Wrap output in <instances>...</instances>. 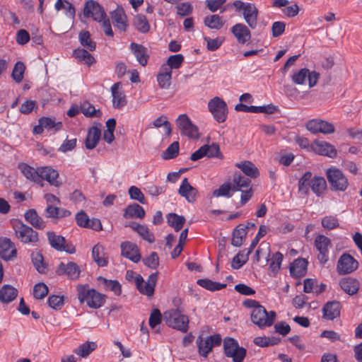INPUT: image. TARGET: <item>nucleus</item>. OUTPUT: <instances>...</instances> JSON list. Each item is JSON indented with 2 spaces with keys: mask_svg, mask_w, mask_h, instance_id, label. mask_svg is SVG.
<instances>
[{
  "mask_svg": "<svg viewBox=\"0 0 362 362\" xmlns=\"http://www.w3.org/2000/svg\"><path fill=\"white\" fill-rule=\"evenodd\" d=\"M25 69V66L23 62H18L16 63L11 74L15 81L20 83L23 80Z\"/></svg>",
  "mask_w": 362,
  "mask_h": 362,
  "instance_id": "nucleus-58",
  "label": "nucleus"
},
{
  "mask_svg": "<svg viewBox=\"0 0 362 362\" xmlns=\"http://www.w3.org/2000/svg\"><path fill=\"white\" fill-rule=\"evenodd\" d=\"M326 176L332 190L344 192L348 188V179L339 168L335 167L328 168L326 170Z\"/></svg>",
  "mask_w": 362,
  "mask_h": 362,
  "instance_id": "nucleus-4",
  "label": "nucleus"
},
{
  "mask_svg": "<svg viewBox=\"0 0 362 362\" xmlns=\"http://www.w3.org/2000/svg\"><path fill=\"white\" fill-rule=\"evenodd\" d=\"M319 77L320 74L317 72L310 71L308 69L303 68L293 74L292 81L296 84L303 85L308 79L309 86L312 88L317 84Z\"/></svg>",
  "mask_w": 362,
  "mask_h": 362,
  "instance_id": "nucleus-13",
  "label": "nucleus"
},
{
  "mask_svg": "<svg viewBox=\"0 0 362 362\" xmlns=\"http://www.w3.org/2000/svg\"><path fill=\"white\" fill-rule=\"evenodd\" d=\"M221 338L220 335L215 334L203 338L199 336L197 339L198 351L202 356L207 357L212 348L221 344Z\"/></svg>",
  "mask_w": 362,
  "mask_h": 362,
  "instance_id": "nucleus-12",
  "label": "nucleus"
},
{
  "mask_svg": "<svg viewBox=\"0 0 362 362\" xmlns=\"http://www.w3.org/2000/svg\"><path fill=\"white\" fill-rule=\"evenodd\" d=\"M143 262L148 267L155 269L159 265V257L156 252H152L149 256L143 259Z\"/></svg>",
  "mask_w": 362,
  "mask_h": 362,
  "instance_id": "nucleus-63",
  "label": "nucleus"
},
{
  "mask_svg": "<svg viewBox=\"0 0 362 362\" xmlns=\"http://www.w3.org/2000/svg\"><path fill=\"white\" fill-rule=\"evenodd\" d=\"M40 124L43 126L44 129L47 130H53L54 132L59 131L62 128V122H56L55 119L47 117H42L39 119Z\"/></svg>",
  "mask_w": 362,
  "mask_h": 362,
  "instance_id": "nucleus-47",
  "label": "nucleus"
},
{
  "mask_svg": "<svg viewBox=\"0 0 362 362\" xmlns=\"http://www.w3.org/2000/svg\"><path fill=\"white\" fill-rule=\"evenodd\" d=\"M311 150L317 154L335 158L337 152L334 146L325 141L316 140L311 144Z\"/></svg>",
  "mask_w": 362,
  "mask_h": 362,
  "instance_id": "nucleus-18",
  "label": "nucleus"
},
{
  "mask_svg": "<svg viewBox=\"0 0 362 362\" xmlns=\"http://www.w3.org/2000/svg\"><path fill=\"white\" fill-rule=\"evenodd\" d=\"M235 166L240 168L245 175L250 177H257L259 175L258 169L250 161H244L236 163Z\"/></svg>",
  "mask_w": 362,
  "mask_h": 362,
  "instance_id": "nucleus-41",
  "label": "nucleus"
},
{
  "mask_svg": "<svg viewBox=\"0 0 362 362\" xmlns=\"http://www.w3.org/2000/svg\"><path fill=\"white\" fill-rule=\"evenodd\" d=\"M246 234V229L244 227L241 225L237 226L233 233L231 244L235 247H240L243 244Z\"/></svg>",
  "mask_w": 362,
  "mask_h": 362,
  "instance_id": "nucleus-49",
  "label": "nucleus"
},
{
  "mask_svg": "<svg viewBox=\"0 0 362 362\" xmlns=\"http://www.w3.org/2000/svg\"><path fill=\"white\" fill-rule=\"evenodd\" d=\"M31 260L36 269L40 274H45L47 271V264L44 260L42 254L37 250L31 253Z\"/></svg>",
  "mask_w": 362,
  "mask_h": 362,
  "instance_id": "nucleus-38",
  "label": "nucleus"
},
{
  "mask_svg": "<svg viewBox=\"0 0 362 362\" xmlns=\"http://www.w3.org/2000/svg\"><path fill=\"white\" fill-rule=\"evenodd\" d=\"M145 211L142 206L138 204H132L129 205L124 213L125 218H141L145 216Z\"/></svg>",
  "mask_w": 362,
  "mask_h": 362,
  "instance_id": "nucleus-36",
  "label": "nucleus"
},
{
  "mask_svg": "<svg viewBox=\"0 0 362 362\" xmlns=\"http://www.w3.org/2000/svg\"><path fill=\"white\" fill-rule=\"evenodd\" d=\"M81 111L87 117H100L101 112L96 110L93 105L89 103H84L81 106Z\"/></svg>",
  "mask_w": 362,
  "mask_h": 362,
  "instance_id": "nucleus-61",
  "label": "nucleus"
},
{
  "mask_svg": "<svg viewBox=\"0 0 362 362\" xmlns=\"http://www.w3.org/2000/svg\"><path fill=\"white\" fill-rule=\"evenodd\" d=\"M208 108L214 118L219 123L227 118L228 107L226 102L219 97H214L208 103Z\"/></svg>",
  "mask_w": 362,
  "mask_h": 362,
  "instance_id": "nucleus-6",
  "label": "nucleus"
},
{
  "mask_svg": "<svg viewBox=\"0 0 362 362\" xmlns=\"http://www.w3.org/2000/svg\"><path fill=\"white\" fill-rule=\"evenodd\" d=\"M251 320L260 328L272 326V317H269L268 313L262 305L252 310Z\"/></svg>",
  "mask_w": 362,
  "mask_h": 362,
  "instance_id": "nucleus-16",
  "label": "nucleus"
},
{
  "mask_svg": "<svg viewBox=\"0 0 362 362\" xmlns=\"http://www.w3.org/2000/svg\"><path fill=\"white\" fill-rule=\"evenodd\" d=\"M17 250L15 244L7 238H0V257L6 260H11L16 257Z\"/></svg>",
  "mask_w": 362,
  "mask_h": 362,
  "instance_id": "nucleus-20",
  "label": "nucleus"
},
{
  "mask_svg": "<svg viewBox=\"0 0 362 362\" xmlns=\"http://www.w3.org/2000/svg\"><path fill=\"white\" fill-rule=\"evenodd\" d=\"M176 124L182 135L190 139H197L199 137L197 127L192 123L186 114L179 115L176 119Z\"/></svg>",
  "mask_w": 362,
  "mask_h": 362,
  "instance_id": "nucleus-8",
  "label": "nucleus"
},
{
  "mask_svg": "<svg viewBox=\"0 0 362 362\" xmlns=\"http://www.w3.org/2000/svg\"><path fill=\"white\" fill-rule=\"evenodd\" d=\"M244 19L251 28H255L257 23L258 11L254 4H247L243 12Z\"/></svg>",
  "mask_w": 362,
  "mask_h": 362,
  "instance_id": "nucleus-31",
  "label": "nucleus"
},
{
  "mask_svg": "<svg viewBox=\"0 0 362 362\" xmlns=\"http://www.w3.org/2000/svg\"><path fill=\"white\" fill-rule=\"evenodd\" d=\"M97 347V345L95 342H86L81 346H79L77 349H75L74 352L83 357H87L92 351H93Z\"/></svg>",
  "mask_w": 362,
  "mask_h": 362,
  "instance_id": "nucleus-52",
  "label": "nucleus"
},
{
  "mask_svg": "<svg viewBox=\"0 0 362 362\" xmlns=\"http://www.w3.org/2000/svg\"><path fill=\"white\" fill-rule=\"evenodd\" d=\"M339 285L341 289L349 296L357 293L360 288L358 281L350 276L342 278L339 281Z\"/></svg>",
  "mask_w": 362,
  "mask_h": 362,
  "instance_id": "nucleus-25",
  "label": "nucleus"
},
{
  "mask_svg": "<svg viewBox=\"0 0 362 362\" xmlns=\"http://www.w3.org/2000/svg\"><path fill=\"white\" fill-rule=\"evenodd\" d=\"M224 353L227 357L232 358L233 362H242L245 357L246 350L240 347L233 338H226L223 341Z\"/></svg>",
  "mask_w": 362,
  "mask_h": 362,
  "instance_id": "nucleus-5",
  "label": "nucleus"
},
{
  "mask_svg": "<svg viewBox=\"0 0 362 362\" xmlns=\"http://www.w3.org/2000/svg\"><path fill=\"white\" fill-rule=\"evenodd\" d=\"M164 320L170 327L186 333L189 328V318L178 310H172L164 313Z\"/></svg>",
  "mask_w": 362,
  "mask_h": 362,
  "instance_id": "nucleus-3",
  "label": "nucleus"
},
{
  "mask_svg": "<svg viewBox=\"0 0 362 362\" xmlns=\"http://www.w3.org/2000/svg\"><path fill=\"white\" fill-rule=\"evenodd\" d=\"M111 18L115 26L122 31H126L128 27L127 18L124 9L117 7L111 13Z\"/></svg>",
  "mask_w": 362,
  "mask_h": 362,
  "instance_id": "nucleus-26",
  "label": "nucleus"
},
{
  "mask_svg": "<svg viewBox=\"0 0 362 362\" xmlns=\"http://www.w3.org/2000/svg\"><path fill=\"white\" fill-rule=\"evenodd\" d=\"M250 253L251 249H248L247 250H244L239 252L237 255L233 257L231 267L235 269H238L242 267V266L248 260V256Z\"/></svg>",
  "mask_w": 362,
  "mask_h": 362,
  "instance_id": "nucleus-46",
  "label": "nucleus"
},
{
  "mask_svg": "<svg viewBox=\"0 0 362 362\" xmlns=\"http://www.w3.org/2000/svg\"><path fill=\"white\" fill-rule=\"evenodd\" d=\"M162 321V315L158 309H153L149 317V326L154 329L157 325H160Z\"/></svg>",
  "mask_w": 362,
  "mask_h": 362,
  "instance_id": "nucleus-64",
  "label": "nucleus"
},
{
  "mask_svg": "<svg viewBox=\"0 0 362 362\" xmlns=\"http://www.w3.org/2000/svg\"><path fill=\"white\" fill-rule=\"evenodd\" d=\"M25 219L36 229L42 230L46 227L44 220L37 214L35 209L28 210L24 214Z\"/></svg>",
  "mask_w": 362,
  "mask_h": 362,
  "instance_id": "nucleus-30",
  "label": "nucleus"
},
{
  "mask_svg": "<svg viewBox=\"0 0 362 362\" xmlns=\"http://www.w3.org/2000/svg\"><path fill=\"white\" fill-rule=\"evenodd\" d=\"M306 128L313 134L322 133L324 134H332L335 129L333 124L319 119L309 120L306 124Z\"/></svg>",
  "mask_w": 362,
  "mask_h": 362,
  "instance_id": "nucleus-15",
  "label": "nucleus"
},
{
  "mask_svg": "<svg viewBox=\"0 0 362 362\" xmlns=\"http://www.w3.org/2000/svg\"><path fill=\"white\" fill-rule=\"evenodd\" d=\"M92 256L99 267H105L107 264V260L105 257L104 248L102 245L98 244L93 247Z\"/></svg>",
  "mask_w": 362,
  "mask_h": 362,
  "instance_id": "nucleus-43",
  "label": "nucleus"
},
{
  "mask_svg": "<svg viewBox=\"0 0 362 362\" xmlns=\"http://www.w3.org/2000/svg\"><path fill=\"white\" fill-rule=\"evenodd\" d=\"M341 304L334 300L327 302L322 308V317L327 320H333L340 315Z\"/></svg>",
  "mask_w": 362,
  "mask_h": 362,
  "instance_id": "nucleus-24",
  "label": "nucleus"
},
{
  "mask_svg": "<svg viewBox=\"0 0 362 362\" xmlns=\"http://www.w3.org/2000/svg\"><path fill=\"white\" fill-rule=\"evenodd\" d=\"M83 16L86 18H92L98 22H101L107 17L103 8L94 0H88L86 2L83 8Z\"/></svg>",
  "mask_w": 362,
  "mask_h": 362,
  "instance_id": "nucleus-14",
  "label": "nucleus"
},
{
  "mask_svg": "<svg viewBox=\"0 0 362 362\" xmlns=\"http://www.w3.org/2000/svg\"><path fill=\"white\" fill-rule=\"evenodd\" d=\"M250 184V178L242 175L240 173H235L233 177V192L251 187Z\"/></svg>",
  "mask_w": 362,
  "mask_h": 362,
  "instance_id": "nucleus-39",
  "label": "nucleus"
},
{
  "mask_svg": "<svg viewBox=\"0 0 362 362\" xmlns=\"http://www.w3.org/2000/svg\"><path fill=\"white\" fill-rule=\"evenodd\" d=\"M184 62V57L181 54H177L175 55L170 56L167 60V64H165L168 66V68H170V71L172 69H179L182 62Z\"/></svg>",
  "mask_w": 362,
  "mask_h": 362,
  "instance_id": "nucleus-57",
  "label": "nucleus"
},
{
  "mask_svg": "<svg viewBox=\"0 0 362 362\" xmlns=\"http://www.w3.org/2000/svg\"><path fill=\"white\" fill-rule=\"evenodd\" d=\"M206 150V156L208 158H218L222 159L223 155L220 151L218 144L213 143L211 145H204Z\"/></svg>",
  "mask_w": 362,
  "mask_h": 362,
  "instance_id": "nucleus-56",
  "label": "nucleus"
},
{
  "mask_svg": "<svg viewBox=\"0 0 362 362\" xmlns=\"http://www.w3.org/2000/svg\"><path fill=\"white\" fill-rule=\"evenodd\" d=\"M128 193L132 199L136 200L139 202L141 204H146V199L139 188L136 186H131L129 188Z\"/></svg>",
  "mask_w": 362,
  "mask_h": 362,
  "instance_id": "nucleus-59",
  "label": "nucleus"
},
{
  "mask_svg": "<svg viewBox=\"0 0 362 362\" xmlns=\"http://www.w3.org/2000/svg\"><path fill=\"white\" fill-rule=\"evenodd\" d=\"M172 71L165 65H162L157 75V81L163 89H168L171 84Z\"/></svg>",
  "mask_w": 362,
  "mask_h": 362,
  "instance_id": "nucleus-32",
  "label": "nucleus"
},
{
  "mask_svg": "<svg viewBox=\"0 0 362 362\" xmlns=\"http://www.w3.org/2000/svg\"><path fill=\"white\" fill-rule=\"evenodd\" d=\"M314 244L319 252L318 260L321 264H325L329 260V251L332 247L331 240L324 235H318L315 238Z\"/></svg>",
  "mask_w": 362,
  "mask_h": 362,
  "instance_id": "nucleus-11",
  "label": "nucleus"
},
{
  "mask_svg": "<svg viewBox=\"0 0 362 362\" xmlns=\"http://www.w3.org/2000/svg\"><path fill=\"white\" fill-rule=\"evenodd\" d=\"M13 228L16 237L23 243L32 246L37 245L39 243L38 233L33 228L24 224L21 221H15Z\"/></svg>",
  "mask_w": 362,
  "mask_h": 362,
  "instance_id": "nucleus-1",
  "label": "nucleus"
},
{
  "mask_svg": "<svg viewBox=\"0 0 362 362\" xmlns=\"http://www.w3.org/2000/svg\"><path fill=\"white\" fill-rule=\"evenodd\" d=\"M78 298L81 303L86 302L87 305L92 308H100L105 302V296L95 289H88L86 286H78Z\"/></svg>",
  "mask_w": 362,
  "mask_h": 362,
  "instance_id": "nucleus-2",
  "label": "nucleus"
},
{
  "mask_svg": "<svg viewBox=\"0 0 362 362\" xmlns=\"http://www.w3.org/2000/svg\"><path fill=\"white\" fill-rule=\"evenodd\" d=\"M327 184L325 180L322 177H315L312 178L310 189L317 195H320L326 188Z\"/></svg>",
  "mask_w": 362,
  "mask_h": 362,
  "instance_id": "nucleus-53",
  "label": "nucleus"
},
{
  "mask_svg": "<svg viewBox=\"0 0 362 362\" xmlns=\"http://www.w3.org/2000/svg\"><path fill=\"white\" fill-rule=\"evenodd\" d=\"M39 184L42 186V180L47 181L51 185L59 187L62 182L57 180L58 172L50 166L38 167Z\"/></svg>",
  "mask_w": 362,
  "mask_h": 362,
  "instance_id": "nucleus-17",
  "label": "nucleus"
},
{
  "mask_svg": "<svg viewBox=\"0 0 362 362\" xmlns=\"http://www.w3.org/2000/svg\"><path fill=\"white\" fill-rule=\"evenodd\" d=\"M204 23L206 26L209 27L211 29L215 30H219L223 25L222 18L218 15H211L209 16H206L204 18Z\"/></svg>",
  "mask_w": 362,
  "mask_h": 362,
  "instance_id": "nucleus-51",
  "label": "nucleus"
},
{
  "mask_svg": "<svg viewBox=\"0 0 362 362\" xmlns=\"http://www.w3.org/2000/svg\"><path fill=\"white\" fill-rule=\"evenodd\" d=\"M133 23L136 29L141 33H146L150 30V24L146 16L143 14L136 15L134 18Z\"/></svg>",
  "mask_w": 362,
  "mask_h": 362,
  "instance_id": "nucleus-44",
  "label": "nucleus"
},
{
  "mask_svg": "<svg viewBox=\"0 0 362 362\" xmlns=\"http://www.w3.org/2000/svg\"><path fill=\"white\" fill-rule=\"evenodd\" d=\"M197 284L201 287L211 291H220L226 287V284L213 281L209 279H198Z\"/></svg>",
  "mask_w": 362,
  "mask_h": 362,
  "instance_id": "nucleus-45",
  "label": "nucleus"
},
{
  "mask_svg": "<svg viewBox=\"0 0 362 362\" xmlns=\"http://www.w3.org/2000/svg\"><path fill=\"white\" fill-rule=\"evenodd\" d=\"M179 142H173L163 153L162 158L165 160H170L175 158L178 156L179 153Z\"/></svg>",
  "mask_w": 362,
  "mask_h": 362,
  "instance_id": "nucleus-55",
  "label": "nucleus"
},
{
  "mask_svg": "<svg viewBox=\"0 0 362 362\" xmlns=\"http://www.w3.org/2000/svg\"><path fill=\"white\" fill-rule=\"evenodd\" d=\"M48 293V287L44 283H38L33 288V296L36 299H42Z\"/></svg>",
  "mask_w": 362,
  "mask_h": 362,
  "instance_id": "nucleus-60",
  "label": "nucleus"
},
{
  "mask_svg": "<svg viewBox=\"0 0 362 362\" xmlns=\"http://www.w3.org/2000/svg\"><path fill=\"white\" fill-rule=\"evenodd\" d=\"M322 226L327 230H332L339 226V221L336 216H327L322 219Z\"/></svg>",
  "mask_w": 362,
  "mask_h": 362,
  "instance_id": "nucleus-62",
  "label": "nucleus"
},
{
  "mask_svg": "<svg viewBox=\"0 0 362 362\" xmlns=\"http://www.w3.org/2000/svg\"><path fill=\"white\" fill-rule=\"evenodd\" d=\"M57 273L58 275H66L70 279H76L80 276L81 269L75 262H69L66 264L61 262Z\"/></svg>",
  "mask_w": 362,
  "mask_h": 362,
  "instance_id": "nucleus-21",
  "label": "nucleus"
},
{
  "mask_svg": "<svg viewBox=\"0 0 362 362\" xmlns=\"http://www.w3.org/2000/svg\"><path fill=\"white\" fill-rule=\"evenodd\" d=\"M47 236L49 245L54 250L59 252L64 251L69 254L76 252L75 247L72 244L67 243L64 237L57 235L53 231H48Z\"/></svg>",
  "mask_w": 362,
  "mask_h": 362,
  "instance_id": "nucleus-9",
  "label": "nucleus"
},
{
  "mask_svg": "<svg viewBox=\"0 0 362 362\" xmlns=\"http://www.w3.org/2000/svg\"><path fill=\"white\" fill-rule=\"evenodd\" d=\"M101 132L97 127L89 129L85 141V146L88 149H93L100 141Z\"/></svg>",
  "mask_w": 362,
  "mask_h": 362,
  "instance_id": "nucleus-33",
  "label": "nucleus"
},
{
  "mask_svg": "<svg viewBox=\"0 0 362 362\" xmlns=\"http://www.w3.org/2000/svg\"><path fill=\"white\" fill-rule=\"evenodd\" d=\"M73 56L78 62L86 64L88 66L95 63L93 56L85 49H76L73 52Z\"/></svg>",
  "mask_w": 362,
  "mask_h": 362,
  "instance_id": "nucleus-37",
  "label": "nucleus"
},
{
  "mask_svg": "<svg viewBox=\"0 0 362 362\" xmlns=\"http://www.w3.org/2000/svg\"><path fill=\"white\" fill-rule=\"evenodd\" d=\"M158 272L151 274L147 281L145 282L144 278L138 274L135 278V284L138 291L143 295L151 297L153 295L156 282L158 281Z\"/></svg>",
  "mask_w": 362,
  "mask_h": 362,
  "instance_id": "nucleus-7",
  "label": "nucleus"
},
{
  "mask_svg": "<svg viewBox=\"0 0 362 362\" xmlns=\"http://www.w3.org/2000/svg\"><path fill=\"white\" fill-rule=\"evenodd\" d=\"M178 194L189 203H194L197 199L198 191L189 184L188 179L185 177L178 189Z\"/></svg>",
  "mask_w": 362,
  "mask_h": 362,
  "instance_id": "nucleus-22",
  "label": "nucleus"
},
{
  "mask_svg": "<svg viewBox=\"0 0 362 362\" xmlns=\"http://www.w3.org/2000/svg\"><path fill=\"white\" fill-rule=\"evenodd\" d=\"M78 39L81 45L86 47L90 51L95 49L96 44L90 38V34L87 30H81L78 35Z\"/></svg>",
  "mask_w": 362,
  "mask_h": 362,
  "instance_id": "nucleus-48",
  "label": "nucleus"
},
{
  "mask_svg": "<svg viewBox=\"0 0 362 362\" xmlns=\"http://www.w3.org/2000/svg\"><path fill=\"white\" fill-rule=\"evenodd\" d=\"M18 295V291L13 286L5 284L0 289V301L3 303H9L13 301Z\"/></svg>",
  "mask_w": 362,
  "mask_h": 362,
  "instance_id": "nucleus-34",
  "label": "nucleus"
},
{
  "mask_svg": "<svg viewBox=\"0 0 362 362\" xmlns=\"http://www.w3.org/2000/svg\"><path fill=\"white\" fill-rule=\"evenodd\" d=\"M121 83H115L111 87L112 96V105L116 109H121L127 104V100L124 94L119 90Z\"/></svg>",
  "mask_w": 362,
  "mask_h": 362,
  "instance_id": "nucleus-27",
  "label": "nucleus"
},
{
  "mask_svg": "<svg viewBox=\"0 0 362 362\" xmlns=\"http://www.w3.org/2000/svg\"><path fill=\"white\" fill-rule=\"evenodd\" d=\"M308 261L303 258H298L293 261L290 266L291 275L296 278H300L306 274Z\"/></svg>",
  "mask_w": 362,
  "mask_h": 362,
  "instance_id": "nucleus-28",
  "label": "nucleus"
},
{
  "mask_svg": "<svg viewBox=\"0 0 362 362\" xmlns=\"http://www.w3.org/2000/svg\"><path fill=\"white\" fill-rule=\"evenodd\" d=\"M358 267V262L354 257L348 253H343L337 261V272L339 275H345L354 272Z\"/></svg>",
  "mask_w": 362,
  "mask_h": 362,
  "instance_id": "nucleus-10",
  "label": "nucleus"
},
{
  "mask_svg": "<svg viewBox=\"0 0 362 362\" xmlns=\"http://www.w3.org/2000/svg\"><path fill=\"white\" fill-rule=\"evenodd\" d=\"M233 192V185L230 182H225L222 184L218 189L213 192V196L216 197H226L230 198L232 197L230 192Z\"/></svg>",
  "mask_w": 362,
  "mask_h": 362,
  "instance_id": "nucleus-54",
  "label": "nucleus"
},
{
  "mask_svg": "<svg viewBox=\"0 0 362 362\" xmlns=\"http://www.w3.org/2000/svg\"><path fill=\"white\" fill-rule=\"evenodd\" d=\"M312 173L306 172L298 182V191L302 194H306L311 187Z\"/></svg>",
  "mask_w": 362,
  "mask_h": 362,
  "instance_id": "nucleus-50",
  "label": "nucleus"
},
{
  "mask_svg": "<svg viewBox=\"0 0 362 362\" xmlns=\"http://www.w3.org/2000/svg\"><path fill=\"white\" fill-rule=\"evenodd\" d=\"M129 48L138 63L142 66H146L149 59L148 48L136 42H132Z\"/></svg>",
  "mask_w": 362,
  "mask_h": 362,
  "instance_id": "nucleus-23",
  "label": "nucleus"
},
{
  "mask_svg": "<svg viewBox=\"0 0 362 362\" xmlns=\"http://www.w3.org/2000/svg\"><path fill=\"white\" fill-rule=\"evenodd\" d=\"M231 32L239 43L245 44L250 39V31L247 26L243 23H237L233 25L231 28Z\"/></svg>",
  "mask_w": 362,
  "mask_h": 362,
  "instance_id": "nucleus-29",
  "label": "nucleus"
},
{
  "mask_svg": "<svg viewBox=\"0 0 362 362\" xmlns=\"http://www.w3.org/2000/svg\"><path fill=\"white\" fill-rule=\"evenodd\" d=\"M97 279L104 286L105 290L111 291L117 296L121 294V285L117 280H108L103 276H98Z\"/></svg>",
  "mask_w": 362,
  "mask_h": 362,
  "instance_id": "nucleus-40",
  "label": "nucleus"
},
{
  "mask_svg": "<svg viewBox=\"0 0 362 362\" xmlns=\"http://www.w3.org/2000/svg\"><path fill=\"white\" fill-rule=\"evenodd\" d=\"M167 222L170 226L177 232L182 228L185 223V218L182 216H179L175 213H170L167 216Z\"/></svg>",
  "mask_w": 362,
  "mask_h": 362,
  "instance_id": "nucleus-42",
  "label": "nucleus"
},
{
  "mask_svg": "<svg viewBox=\"0 0 362 362\" xmlns=\"http://www.w3.org/2000/svg\"><path fill=\"white\" fill-rule=\"evenodd\" d=\"M122 255L134 263L141 260V256L139 247L134 243L126 241L121 243Z\"/></svg>",
  "mask_w": 362,
  "mask_h": 362,
  "instance_id": "nucleus-19",
  "label": "nucleus"
},
{
  "mask_svg": "<svg viewBox=\"0 0 362 362\" xmlns=\"http://www.w3.org/2000/svg\"><path fill=\"white\" fill-rule=\"evenodd\" d=\"M18 168L28 180L39 184L38 168L35 169L24 163H19Z\"/></svg>",
  "mask_w": 362,
  "mask_h": 362,
  "instance_id": "nucleus-35",
  "label": "nucleus"
}]
</instances>
